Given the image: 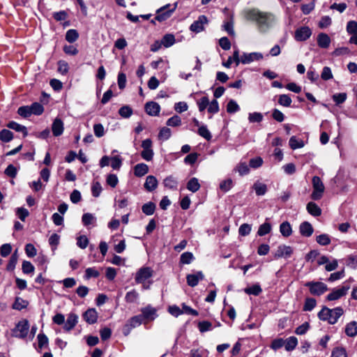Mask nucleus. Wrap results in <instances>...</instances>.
Here are the masks:
<instances>
[{"label":"nucleus","instance_id":"obj_1","mask_svg":"<svg viewBox=\"0 0 357 357\" xmlns=\"http://www.w3.org/2000/svg\"><path fill=\"white\" fill-rule=\"evenodd\" d=\"M246 18L257 22L258 30L261 33L266 32L275 22V17L269 13L261 12L252 9L246 13Z\"/></svg>","mask_w":357,"mask_h":357},{"label":"nucleus","instance_id":"obj_2","mask_svg":"<svg viewBox=\"0 0 357 357\" xmlns=\"http://www.w3.org/2000/svg\"><path fill=\"white\" fill-rule=\"evenodd\" d=\"M343 309L341 307H337L330 309L324 307L318 313V317L322 321H326L330 324H335L338 319L343 314Z\"/></svg>","mask_w":357,"mask_h":357},{"label":"nucleus","instance_id":"obj_3","mask_svg":"<svg viewBox=\"0 0 357 357\" xmlns=\"http://www.w3.org/2000/svg\"><path fill=\"white\" fill-rule=\"evenodd\" d=\"M312 183L313 191L311 194V198L313 200H319L323 197L324 192V185L321 178L317 176H313Z\"/></svg>","mask_w":357,"mask_h":357},{"label":"nucleus","instance_id":"obj_4","mask_svg":"<svg viewBox=\"0 0 357 357\" xmlns=\"http://www.w3.org/2000/svg\"><path fill=\"white\" fill-rule=\"evenodd\" d=\"M305 286L309 288L310 294L314 296H321L328 290L327 285L322 282L310 281L306 282Z\"/></svg>","mask_w":357,"mask_h":357},{"label":"nucleus","instance_id":"obj_5","mask_svg":"<svg viewBox=\"0 0 357 357\" xmlns=\"http://www.w3.org/2000/svg\"><path fill=\"white\" fill-rule=\"evenodd\" d=\"M29 329V321L26 319L20 321L13 330V335L23 339L26 337Z\"/></svg>","mask_w":357,"mask_h":357},{"label":"nucleus","instance_id":"obj_6","mask_svg":"<svg viewBox=\"0 0 357 357\" xmlns=\"http://www.w3.org/2000/svg\"><path fill=\"white\" fill-rule=\"evenodd\" d=\"M177 4V3H175L173 5V7L168 10H166V9L170 7V4H167L158 9L156 12L157 15L155 17V20H156L158 22H163L167 20L172 15L173 12L176 10Z\"/></svg>","mask_w":357,"mask_h":357},{"label":"nucleus","instance_id":"obj_7","mask_svg":"<svg viewBox=\"0 0 357 357\" xmlns=\"http://www.w3.org/2000/svg\"><path fill=\"white\" fill-rule=\"evenodd\" d=\"M350 289L349 284H344L338 289H333L332 291L326 296V300L329 301H336L345 296Z\"/></svg>","mask_w":357,"mask_h":357},{"label":"nucleus","instance_id":"obj_8","mask_svg":"<svg viewBox=\"0 0 357 357\" xmlns=\"http://www.w3.org/2000/svg\"><path fill=\"white\" fill-rule=\"evenodd\" d=\"M153 271L149 267H143L136 273L135 281L137 283H143L152 276Z\"/></svg>","mask_w":357,"mask_h":357},{"label":"nucleus","instance_id":"obj_9","mask_svg":"<svg viewBox=\"0 0 357 357\" xmlns=\"http://www.w3.org/2000/svg\"><path fill=\"white\" fill-rule=\"evenodd\" d=\"M208 23V19L205 15L199 16L190 26V30L195 33H199L204 29V25Z\"/></svg>","mask_w":357,"mask_h":357},{"label":"nucleus","instance_id":"obj_10","mask_svg":"<svg viewBox=\"0 0 357 357\" xmlns=\"http://www.w3.org/2000/svg\"><path fill=\"white\" fill-rule=\"evenodd\" d=\"M264 56L260 52L243 53L241 56V61L243 64H248L255 61L263 59Z\"/></svg>","mask_w":357,"mask_h":357},{"label":"nucleus","instance_id":"obj_11","mask_svg":"<svg viewBox=\"0 0 357 357\" xmlns=\"http://www.w3.org/2000/svg\"><path fill=\"white\" fill-rule=\"evenodd\" d=\"M312 35V31L308 26H302L295 31V39L297 41H305Z\"/></svg>","mask_w":357,"mask_h":357},{"label":"nucleus","instance_id":"obj_12","mask_svg":"<svg viewBox=\"0 0 357 357\" xmlns=\"http://www.w3.org/2000/svg\"><path fill=\"white\" fill-rule=\"evenodd\" d=\"M292 253L293 249L291 247L285 245H281L278 248L274 257L275 259L281 257L288 258L292 255Z\"/></svg>","mask_w":357,"mask_h":357},{"label":"nucleus","instance_id":"obj_13","mask_svg":"<svg viewBox=\"0 0 357 357\" xmlns=\"http://www.w3.org/2000/svg\"><path fill=\"white\" fill-rule=\"evenodd\" d=\"M204 278V275L202 271H197L193 274H188L186 277L188 284L192 287L197 286L199 282Z\"/></svg>","mask_w":357,"mask_h":357},{"label":"nucleus","instance_id":"obj_14","mask_svg":"<svg viewBox=\"0 0 357 357\" xmlns=\"http://www.w3.org/2000/svg\"><path fill=\"white\" fill-rule=\"evenodd\" d=\"M83 319L89 324H93L98 320V312L95 308H89L83 314Z\"/></svg>","mask_w":357,"mask_h":357},{"label":"nucleus","instance_id":"obj_15","mask_svg":"<svg viewBox=\"0 0 357 357\" xmlns=\"http://www.w3.org/2000/svg\"><path fill=\"white\" fill-rule=\"evenodd\" d=\"M141 311L142 320L145 319L147 320L152 321L154 320L158 316L155 308L151 307V305H148L142 308Z\"/></svg>","mask_w":357,"mask_h":357},{"label":"nucleus","instance_id":"obj_16","mask_svg":"<svg viewBox=\"0 0 357 357\" xmlns=\"http://www.w3.org/2000/svg\"><path fill=\"white\" fill-rule=\"evenodd\" d=\"M146 112L153 116H158L160 111V107L158 103L155 102H149L145 105Z\"/></svg>","mask_w":357,"mask_h":357},{"label":"nucleus","instance_id":"obj_17","mask_svg":"<svg viewBox=\"0 0 357 357\" xmlns=\"http://www.w3.org/2000/svg\"><path fill=\"white\" fill-rule=\"evenodd\" d=\"M78 322V316L74 313L68 314L66 321L64 322L63 329L66 331H71Z\"/></svg>","mask_w":357,"mask_h":357},{"label":"nucleus","instance_id":"obj_18","mask_svg":"<svg viewBox=\"0 0 357 357\" xmlns=\"http://www.w3.org/2000/svg\"><path fill=\"white\" fill-rule=\"evenodd\" d=\"M299 231L303 236L310 237L313 234L314 229L309 222L305 221L300 225Z\"/></svg>","mask_w":357,"mask_h":357},{"label":"nucleus","instance_id":"obj_19","mask_svg":"<svg viewBox=\"0 0 357 357\" xmlns=\"http://www.w3.org/2000/svg\"><path fill=\"white\" fill-rule=\"evenodd\" d=\"M158 184L157 178L154 176L149 175L146 178L144 187L147 191L152 192L157 188Z\"/></svg>","mask_w":357,"mask_h":357},{"label":"nucleus","instance_id":"obj_20","mask_svg":"<svg viewBox=\"0 0 357 357\" xmlns=\"http://www.w3.org/2000/svg\"><path fill=\"white\" fill-rule=\"evenodd\" d=\"M63 123L59 119H56L52 123V130L54 136L59 137L62 135L63 132Z\"/></svg>","mask_w":357,"mask_h":357},{"label":"nucleus","instance_id":"obj_21","mask_svg":"<svg viewBox=\"0 0 357 357\" xmlns=\"http://www.w3.org/2000/svg\"><path fill=\"white\" fill-rule=\"evenodd\" d=\"M331 43L330 37L325 33H320L317 36V44L321 48H328Z\"/></svg>","mask_w":357,"mask_h":357},{"label":"nucleus","instance_id":"obj_22","mask_svg":"<svg viewBox=\"0 0 357 357\" xmlns=\"http://www.w3.org/2000/svg\"><path fill=\"white\" fill-rule=\"evenodd\" d=\"M7 127L10 129H13L16 132H22L23 137H25L28 135L27 129L24 126L20 125L15 121H10L7 124Z\"/></svg>","mask_w":357,"mask_h":357},{"label":"nucleus","instance_id":"obj_23","mask_svg":"<svg viewBox=\"0 0 357 357\" xmlns=\"http://www.w3.org/2000/svg\"><path fill=\"white\" fill-rule=\"evenodd\" d=\"M149 172V167L144 163H139L134 167V174L137 177H142Z\"/></svg>","mask_w":357,"mask_h":357},{"label":"nucleus","instance_id":"obj_24","mask_svg":"<svg viewBox=\"0 0 357 357\" xmlns=\"http://www.w3.org/2000/svg\"><path fill=\"white\" fill-rule=\"evenodd\" d=\"M306 209L310 215L314 217L319 216L321 214V208L313 202H310L307 204Z\"/></svg>","mask_w":357,"mask_h":357},{"label":"nucleus","instance_id":"obj_25","mask_svg":"<svg viewBox=\"0 0 357 357\" xmlns=\"http://www.w3.org/2000/svg\"><path fill=\"white\" fill-rule=\"evenodd\" d=\"M252 188L255 191V193L257 196H263L267 192V185L259 181H256L253 184Z\"/></svg>","mask_w":357,"mask_h":357},{"label":"nucleus","instance_id":"obj_26","mask_svg":"<svg viewBox=\"0 0 357 357\" xmlns=\"http://www.w3.org/2000/svg\"><path fill=\"white\" fill-rule=\"evenodd\" d=\"M280 232L284 237H289L292 234V228L288 221L282 222L280 225Z\"/></svg>","mask_w":357,"mask_h":357},{"label":"nucleus","instance_id":"obj_27","mask_svg":"<svg viewBox=\"0 0 357 357\" xmlns=\"http://www.w3.org/2000/svg\"><path fill=\"white\" fill-rule=\"evenodd\" d=\"M345 333L349 337H354L357 335V322L355 321H351L346 325Z\"/></svg>","mask_w":357,"mask_h":357},{"label":"nucleus","instance_id":"obj_28","mask_svg":"<svg viewBox=\"0 0 357 357\" xmlns=\"http://www.w3.org/2000/svg\"><path fill=\"white\" fill-rule=\"evenodd\" d=\"M163 184L165 187L169 189L176 190L178 186V181L174 176H169L164 179Z\"/></svg>","mask_w":357,"mask_h":357},{"label":"nucleus","instance_id":"obj_29","mask_svg":"<svg viewBox=\"0 0 357 357\" xmlns=\"http://www.w3.org/2000/svg\"><path fill=\"white\" fill-rule=\"evenodd\" d=\"M234 170L241 176L247 175L250 172V168L245 162H240L236 166Z\"/></svg>","mask_w":357,"mask_h":357},{"label":"nucleus","instance_id":"obj_30","mask_svg":"<svg viewBox=\"0 0 357 357\" xmlns=\"http://www.w3.org/2000/svg\"><path fill=\"white\" fill-rule=\"evenodd\" d=\"M284 347L287 351L294 350L298 344V340L296 337L291 336L284 340Z\"/></svg>","mask_w":357,"mask_h":357},{"label":"nucleus","instance_id":"obj_31","mask_svg":"<svg viewBox=\"0 0 357 357\" xmlns=\"http://www.w3.org/2000/svg\"><path fill=\"white\" fill-rule=\"evenodd\" d=\"M289 144L293 150L302 148L305 145L303 141L297 138L296 136H292L289 139Z\"/></svg>","mask_w":357,"mask_h":357},{"label":"nucleus","instance_id":"obj_32","mask_svg":"<svg viewBox=\"0 0 357 357\" xmlns=\"http://www.w3.org/2000/svg\"><path fill=\"white\" fill-rule=\"evenodd\" d=\"M29 303L20 297H16L13 305V308L17 310H22L27 307Z\"/></svg>","mask_w":357,"mask_h":357},{"label":"nucleus","instance_id":"obj_33","mask_svg":"<svg viewBox=\"0 0 357 357\" xmlns=\"http://www.w3.org/2000/svg\"><path fill=\"white\" fill-rule=\"evenodd\" d=\"M200 188V184L197 178H192L187 183V189L192 192H196Z\"/></svg>","mask_w":357,"mask_h":357},{"label":"nucleus","instance_id":"obj_34","mask_svg":"<svg viewBox=\"0 0 357 357\" xmlns=\"http://www.w3.org/2000/svg\"><path fill=\"white\" fill-rule=\"evenodd\" d=\"M13 139V133L7 129H3L0 132V141L4 143L10 142Z\"/></svg>","mask_w":357,"mask_h":357},{"label":"nucleus","instance_id":"obj_35","mask_svg":"<svg viewBox=\"0 0 357 357\" xmlns=\"http://www.w3.org/2000/svg\"><path fill=\"white\" fill-rule=\"evenodd\" d=\"M175 43V37L173 34H165L162 40L161 43L162 45H164L165 47H169L172 45H173Z\"/></svg>","mask_w":357,"mask_h":357},{"label":"nucleus","instance_id":"obj_36","mask_svg":"<svg viewBox=\"0 0 357 357\" xmlns=\"http://www.w3.org/2000/svg\"><path fill=\"white\" fill-rule=\"evenodd\" d=\"M271 225L269 222H266L259 226L257 234L259 236H265L271 232Z\"/></svg>","mask_w":357,"mask_h":357},{"label":"nucleus","instance_id":"obj_37","mask_svg":"<svg viewBox=\"0 0 357 357\" xmlns=\"http://www.w3.org/2000/svg\"><path fill=\"white\" fill-rule=\"evenodd\" d=\"M78 38L79 33L75 29H69L66 33V40L70 43L75 42Z\"/></svg>","mask_w":357,"mask_h":357},{"label":"nucleus","instance_id":"obj_38","mask_svg":"<svg viewBox=\"0 0 357 357\" xmlns=\"http://www.w3.org/2000/svg\"><path fill=\"white\" fill-rule=\"evenodd\" d=\"M142 321V316L139 314L131 317L126 323L133 329L140 326Z\"/></svg>","mask_w":357,"mask_h":357},{"label":"nucleus","instance_id":"obj_39","mask_svg":"<svg viewBox=\"0 0 357 357\" xmlns=\"http://www.w3.org/2000/svg\"><path fill=\"white\" fill-rule=\"evenodd\" d=\"M197 133L199 135L204 137L208 141L211 140L212 138L211 132L208 130L207 126L205 125H202L201 126H199L197 130Z\"/></svg>","mask_w":357,"mask_h":357},{"label":"nucleus","instance_id":"obj_40","mask_svg":"<svg viewBox=\"0 0 357 357\" xmlns=\"http://www.w3.org/2000/svg\"><path fill=\"white\" fill-rule=\"evenodd\" d=\"M317 305V301L313 298H307L305 300L303 310L304 311L310 312L312 311Z\"/></svg>","mask_w":357,"mask_h":357},{"label":"nucleus","instance_id":"obj_41","mask_svg":"<svg viewBox=\"0 0 357 357\" xmlns=\"http://www.w3.org/2000/svg\"><path fill=\"white\" fill-rule=\"evenodd\" d=\"M142 212L146 215H151L154 213L155 210V205L154 203L149 202L144 204L142 207Z\"/></svg>","mask_w":357,"mask_h":357},{"label":"nucleus","instance_id":"obj_42","mask_svg":"<svg viewBox=\"0 0 357 357\" xmlns=\"http://www.w3.org/2000/svg\"><path fill=\"white\" fill-rule=\"evenodd\" d=\"M224 29L231 36L234 35V17L233 15L229 16V20L223 24Z\"/></svg>","mask_w":357,"mask_h":357},{"label":"nucleus","instance_id":"obj_43","mask_svg":"<svg viewBox=\"0 0 357 357\" xmlns=\"http://www.w3.org/2000/svg\"><path fill=\"white\" fill-rule=\"evenodd\" d=\"M31 114L40 115L44 111L43 106L39 102H34L29 106Z\"/></svg>","mask_w":357,"mask_h":357},{"label":"nucleus","instance_id":"obj_44","mask_svg":"<svg viewBox=\"0 0 357 357\" xmlns=\"http://www.w3.org/2000/svg\"><path fill=\"white\" fill-rule=\"evenodd\" d=\"M292 102V100L289 95L282 94L278 97V103L284 107H290Z\"/></svg>","mask_w":357,"mask_h":357},{"label":"nucleus","instance_id":"obj_45","mask_svg":"<svg viewBox=\"0 0 357 357\" xmlns=\"http://www.w3.org/2000/svg\"><path fill=\"white\" fill-rule=\"evenodd\" d=\"M139 298V294L135 290H131L126 293L125 300L127 303H135Z\"/></svg>","mask_w":357,"mask_h":357},{"label":"nucleus","instance_id":"obj_46","mask_svg":"<svg viewBox=\"0 0 357 357\" xmlns=\"http://www.w3.org/2000/svg\"><path fill=\"white\" fill-rule=\"evenodd\" d=\"M244 291L249 295L258 296L262 291V289L259 284H254L245 288Z\"/></svg>","mask_w":357,"mask_h":357},{"label":"nucleus","instance_id":"obj_47","mask_svg":"<svg viewBox=\"0 0 357 357\" xmlns=\"http://www.w3.org/2000/svg\"><path fill=\"white\" fill-rule=\"evenodd\" d=\"M133 112L132 108L128 105H124L121 107L119 110V115L125 119L130 117Z\"/></svg>","mask_w":357,"mask_h":357},{"label":"nucleus","instance_id":"obj_48","mask_svg":"<svg viewBox=\"0 0 357 357\" xmlns=\"http://www.w3.org/2000/svg\"><path fill=\"white\" fill-rule=\"evenodd\" d=\"M96 218L94 215L90 213L83 214L82 218V221L84 226L92 225L96 221Z\"/></svg>","mask_w":357,"mask_h":357},{"label":"nucleus","instance_id":"obj_49","mask_svg":"<svg viewBox=\"0 0 357 357\" xmlns=\"http://www.w3.org/2000/svg\"><path fill=\"white\" fill-rule=\"evenodd\" d=\"M264 116L260 112H252L248 114V121L250 123H260L263 121Z\"/></svg>","mask_w":357,"mask_h":357},{"label":"nucleus","instance_id":"obj_50","mask_svg":"<svg viewBox=\"0 0 357 357\" xmlns=\"http://www.w3.org/2000/svg\"><path fill=\"white\" fill-rule=\"evenodd\" d=\"M172 135V131L170 128L167 127H163L160 130L158 134V138L162 140H167Z\"/></svg>","mask_w":357,"mask_h":357},{"label":"nucleus","instance_id":"obj_51","mask_svg":"<svg viewBox=\"0 0 357 357\" xmlns=\"http://www.w3.org/2000/svg\"><path fill=\"white\" fill-rule=\"evenodd\" d=\"M194 256L192 252H185L181 255L180 263L183 264H189L192 262Z\"/></svg>","mask_w":357,"mask_h":357},{"label":"nucleus","instance_id":"obj_52","mask_svg":"<svg viewBox=\"0 0 357 357\" xmlns=\"http://www.w3.org/2000/svg\"><path fill=\"white\" fill-rule=\"evenodd\" d=\"M166 124L172 127L179 126L181 124V119L178 115H174L167 121Z\"/></svg>","mask_w":357,"mask_h":357},{"label":"nucleus","instance_id":"obj_53","mask_svg":"<svg viewBox=\"0 0 357 357\" xmlns=\"http://www.w3.org/2000/svg\"><path fill=\"white\" fill-rule=\"evenodd\" d=\"M240 110L239 105L237 102L234 100H230L227 105V112L228 113L232 114L235 113Z\"/></svg>","mask_w":357,"mask_h":357},{"label":"nucleus","instance_id":"obj_54","mask_svg":"<svg viewBox=\"0 0 357 357\" xmlns=\"http://www.w3.org/2000/svg\"><path fill=\"white\" fill-rule=\"evenodd\" d=\"M207 355L208 351L202 348L194 349L190 351L191 357H206Z\"/></svg>","mask_w":357,"mask_h":357},{"label":"nucleus","instance_id":"obj_55","mask_svg":"<svg viewBox=\"0 0 357 357\" xmlns=\"http://www.w3.org/2000/svg\"><path fill=\"white\" fill-rule=\"evenodd\" d=\"M198 328L201 333H204L212 329V324L208 321H202L198 323Z\"/></svg>","mask_w":357,"mask_h":357},{"label":"nucleus","instance_id":"obj_56","mask_svg":"<svg viewBox=\"0 0 357 357\" xmlns=\"http://www.w3.org/2000/svg\"><path fill=\"white\" fill-rule=\"evenodd\" d=\"M197 104L199 112H203L206 109V107H208L209 100L208 97L204 96L197 101Z\"/></svg>","mask_w":357,"mask_h":357},{"label":"nucleus","instance_id":"obj_57","mask_svg":"<svg viewBox=\"0 0 357 357\" xmlns=\"http://www.w3.org/2000/svg\"><path fill=\"white\" fill-rule=\"evenodd\" d=\"M38 349H42L48 344V338L44 333H39L37 337Z\"/></svg>","mask_w":357,"mask_h":357},{"label":"nucleus","instance_id":"obj_58","mask_svg":"<svg viewBox=\"0 0 357 357\" xmlns=\"http://www.w3.org/2000/svg\"><path fill=\"white\" fill-rule=\"evenodd\" d=\"M317 242L321 245H327L331 243V238L328 234H321L317 236Z\"/></svg>","mask_w":357,"mask_h":357},{"label":"nucleus","instance_id":"obj_59","mask_svg":"<svg viewBox=\"0 0 357 357\" xmlns=\"http://www.w3.org/2000/svg\"><path fill=\"white\" fill-rule=\"evenodd\" d=\"M22 269L24 273L29 274L33 273L35 268L30 261H24L22 263Z\"/></svg>","mask_w":357,"mask_h":357},{"label":"nucleus","instance_id":"obj_60","mask_svg":"<svg viewBox=\"0 0 357 357\" xmlns=\"http://www.w3.org/2000/svg\"><path fill=\"white\" fill-rule=\"evenodd\" d=\"M233 186V181L231 178H227L222 181L220 184V188L223 192L229 191Z\"/></svg>","mask_w":357,"mask_h":357},{"label":"nucleus","instance_id":"obj_61","mask_svg":"<svg viewBox=\"0 0 357 357\" xmlns=\"http://www.w3.org/2000/svg\"><path fill=\"white\" fill-rule=\"evenodd\" d=\"M16 215L22 221H24L26 218L29 216V212L26 208L20 207L16 209Z\"/></svg>","mask_w":357,"mask_h":357},{"label":"nucleus","instance_id":"obj_62","mask_svg":"<svg viewBox=\"0 0 357 357\" xmlns=\"http://www.w3.org/2000/svg\"><path fill=\"white\" fill-rule=\"evenodd\" d=\"M4 173L8 177L15 178L17 174V169L13 165H9L4 171Z\"/></svg>","mask_w":357,"mask_h":357},{"label":"nucleus","instance_id":"obj_63","mask_svg":"<svg viewBox=\"0 0 357 357\" xmlns=\"http://www.w3.org/2000/svg\"><path fill=\"white\" fill-rule=\"evenodd\" d=\"M347 31L349 34L355 35L357 33V22L356 21H349L347 25Z\"/></svg>","mask_w":357,"mask_h":357},{"label":"nucleus","instance_id":"obj_64","mask_svg":"<svg viewBox=\"0 0 357 357\" xmlns=\"http://www.w3.org/2000/svg\"><path fill=\"white\" fill-rule=\"evenodd\" d=\"M331 357H347V351L344 348L337 347L332 351Z\"/></svg>","mask_w":357,"mask_h":357}]
</instances>
